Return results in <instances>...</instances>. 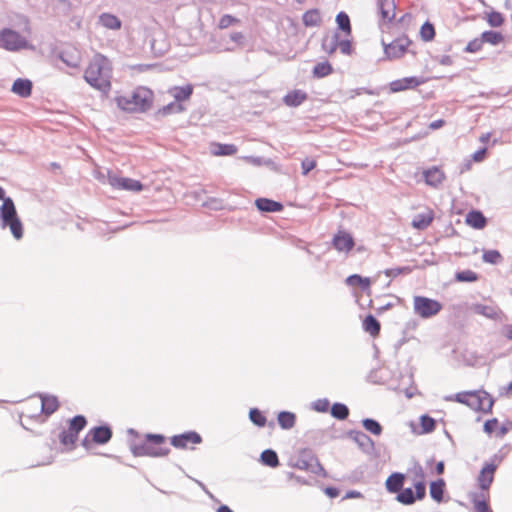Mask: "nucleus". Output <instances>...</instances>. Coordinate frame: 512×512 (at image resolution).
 Returning <instances> with one entry per match:
<instances>
[{
    "instance_id": "8",
    "label": "nucleus",
    "mask_w": 512,
    "mask_h": 512,
    "mask_svg": "<svg viewBox=\"0 0 512 512\" xmlns=\"http://www.w3.org/2000/svg\"><path fill=\"white\" fill-rule=\"evenodd\" d=\"M87 424L86 418L82 415L74 416L69 422L68 430H63L60 433L59 439L61 444L74 446L78 439V434L85 428Z\"/></svg>"
},
{
    "instance_id": "45",
    "label": "nucleus",
    "mask_w": 512,
    "mask_h": 512,
    "mask_svg": "<svg viewBox=\"0 0 512 512\" xmlns=\"http://www.w3.org/2000/svg\"><path fill=\"white\" fill-rule=\"evenodd\" d=\"M249 419L258 427L265 426L267 419L262 412L257 408H252L249 411Z\"/></svg>"
},
{
    "instance_id": "56",
    "label": "nucleus",
    "mask_w": 512,
    "mask_h": 512,
    "mask_svg": "<svg viewBox=\"0 0 512 512\" xmlns=\"http://www.w3.org/2000/svg\"><path fill=\"white\" fill-rule=\"evenodd\" d=\"M316 167V161L310 158H305L301 163L302 174L307 175L311 170Z\"/></svg>"
},
{
    "instance_id": "5",
    "label": "nucleus",
    "mask_w": 512,
    "mask_h": 512,
    "mask_svg": "<svg viewBox=\"0 0 512 512\" xmlns=\"http://www.w3.org/2000/svg\"><path fill=\"white\" fill-rule=\"evenodd\" d=\"M455 400L469 406L475 411L489 413L492 410L494 400L485 391L462 392L455 395Z\"/></svg>"
},
{
    "instance_id": "15",
    "label": "nucleus",
    "mask_w": 512,
    "mask_h": 512,
    "mask_svg": "<svg viewBox=\"0 0 512 512\" xmlns=\"http://www.w3.org/2000/svg\"><path fill=\"white\" fill-rule=\"evenodd\" d=\"M377 8L383 22H392L395 18V0H377Z\"/></svg>"
},
{
    "instance_id": "36",
    "label": "nucleus",
    "mask_w": 512,
    "mask_h": 512,
    "mask_svg": "<svg viewBox=\"0 0 512 512\" xmlns=\"http://www.w3.org/2000/svg\"><path fill=\"white\" fill-rule=\"evenodd\" d=\"M481 37H482L484 43H489L494 46L498 45L504 41L503 34L498 31H493V30L484 31L481 34Z\"/></svg>"
},
{
    "instance_id": "22",
    "label": "nucleus",
    "mask_w": 512,
    "mask_h": 512,
    "mask_svg": "<svg viewBox=\"0 0 512 512\" xmlns=\"http://www.w3.org/2000/svg\"><path fill=\"white\" fill-rule=\"evenodd\" d=\"M11 91L22 98H27L32 92V82L29 79L18 78L14 81Z\"/></svg>"
},
{
    "instance_id": "52",
    "label": "nucleus",
    "mask_w": 512,
    "mask_h": 512,
    "mask_svg": "<svg viewBox=\"0 0 512 512\" xmlns=\"http://www.w3.org/2000/svg\"><path fill=\"white\" fill-rule=\"evenodd\" d=\"M237 152V147L233 144H219L218 150L215 151L216 155H233Z\"/></svg>"
},
{
    "instance_id": "34",
    "label": "nucleus",
    "mask_w": 512,
    "mask_h": 512,
    "mask_svg": "<svg viewBox=\"0 0 512 512\" xmlns=\"http://www.w3.org/2000/svg\"><path fill=\"white\" fill-rule=\"evenodd\" d=\"M261 462L269 467L275 468L279 466V458L277 453L272 449H266L261 453Z\"/></svg>"
},
{
    "instance_id": "24",
    "label": "nucleus",
    "mask_w": 512,
    "mask_h": 512,
    "mask_svg": "<svg viewBox=\"0 0 512 512\" xmlns=\"http://www.w3.org/2000/svg\"><path fill=\"white\" fill-rule=\"evenodd\" d=\"M41 398V411L49 416L57 411L59 407V402L57 397L51 395H40Z\"/></svg>"
},
{
    "instance_id": "33",
    "label": "nucleus",
    "mask_w": 512,
    "mask_h": 512,
    "mask_svg": "<svg viewBox=\"0 0 512 512\" xmlns=\"http://www.w3.org/2000/svg\"><path fill=\"white\" fill-rule=\"evenodd\" d=\"M364 330L371 336H376L380 332V323L373 315H367L363 321Z\"/></svg>"
},
{
    "instance_id": "48",
    "label": "nucleus",
    "mask_w": 512,
    "mask_h": 512,
    "mask_svg": "<svg viewBox=\"0 0 512 512\" xmlns=\"http://www.w3.org/2000/svg\"><path fill=\"white\" fill-rule=\"evenodd\" d=\"M420 424L422 433H431L435 429L436 421L428 415H423L420 418Z\"/></svg>"
},
{
    "instance_id": "4",
    "label": "nucleus",
    "mask_w": 512,
    "mask_h": 512,
    "mask_svg": "<svg viewBox=\"0 0 512 512\" xmlns=\"http://www.w3.org/2000/svg\"><path fill=\"white\" fill-rule=\"evenodd\" d=\"M165 442V437L161 434H147L146 442L142 444H132L131 452L134 456L163 457L169 454L170 448L161 446Z\"/></svg>"
},
{
    "instance_id": "62",
    "label": "nucleus",
    "mask_w": 512,
    "mask_h": 512,
    "mask_svg": "<svg viewBox=\"0 0 512 512\" xmlns=\"http://www.w3.org/2000/svg\"><path fill=\"white\" fill-rule=\"evenodd\" d=\"M501 333L504 337L512 340V324H507L502 327Z\"/></svg>"
},
{
    "instance_id": "55",
    "label": "nucleus",
    "mask_w": 512,
    "mask_h": 512,
    "mask_svg": "<svg viewBox=\"0 0 512 512\" xmlns=\"http://www.w3.org/2000/svg\"><path fill=\"white\" fill-rule=\"evenodd\" d=\"M329 401L324 399H318L315 402H313L312 407L317 412H327L329 409Z\"/></svg>"
},
{
    "instance_id": "57",
    "label": "nucleus",
    "mask_w": 512,
    "mask_h": 512,
    "mask_svg": "<svg viewBox=\"0 0 512 512\" xmlns=\"http://www.w3.org/2000/svg\"><path fill=\"white\" fill-rule=\"evenodd\" d=\"M415 490L416 491H415L414 495H415L416 499L421 500L425 497L426 486H425L424 482H422V481L417 482L415 484Z\"/></svg>"
},
{
    "instance_id": "14",
    "label": "nucleus",
    "mask_w": 512,
    "mask_h": 512,
    "mask_svg": "<svg viewBox=\"0 0 512 512\" xmlns=\"http://www.w3.org/2000/svg\"><path fill=\"white\" fill-rule=\"evenodd\" d=\"M332 244L339 252L348 253L355 245L352 235L345 231H339L334 235Z\"/></svg>"
},
{
    "instance_id": "38",
    "label": "nucleus",
    "mask_w": 512,
    "mask_h": 512,
    "mask_svg": "<svg viewBox=\"0 0 512 512\" xmlns=\"http://www.w3.org/2000/svg\"><path fill=\"white\" fill-rule=\"evenodd\" d=\"M333 72L331 64L327 61L317 63L313 68V76L316 78H323Z\"/></svg>"
},
{
    "instance_id": "58",
    "label": "nucleus",
    "mask_w": 512,
    "mask_h": 512,
    "mask_svg": "<svg viewBox=\"0 0 512 512\" xmlns=\"http://www.w3.org/2000/svg\"><path fill=\"white\" fill-rule=\"evenodd\" d=\"M338 48L340 49L341 53H343L345 55H350L352 52V46H351V42L349 40H340L339 39Z\"/></svg>"
},
{
    "instance_id": "59",
    "label": "nucleus",
    "mask_w": 512,
    "mask_h": 512,
    "mask_svg": "<svg viewBox=\"0 0 512 512\" xmlns=\"http://www.w3.org/2000/svg\"><path fill=\"white\" fill-rule=\"evenodd\" d=\"M497 425H498V420L496 418L487 420L484 423V431L486 433H488V434H491L492 432H494V430L496 429Z\"/></svg>"
},
{
    "instance_id": "60",
    "label": "nucleus",
    "mask_w": 512,
    "mask_h": 512,
    "mask_svg": "<svg viewBox=\"0 0 512 512\" xmlns=\"http://www.w3.org/2000/svg\"><path fill=\"white\" fill-rule=\"evenodd\" d=\"M230 39L235 42L238 46H243L245 42V36L241 32H233L230 34Z\"/></svg>"
},
{
    "instance_id": "44",
    "label": "nucleus",
    "mask_w": 512,
    "mask_h": 512,
    "mask_svg": "<svg viewBox=\"0 0 512 512\" xmlns=\"http://www.w3.org/2000/svg\"><path fill=\"white\" fill-rule=\"evenodd\" d=\"M482 260L486 263L497 265L502 262L503 257L498 250H487L484 251Z\"/></svg>"
},
{
    "instance_id": "9",
    "label": "nucleus",
    "mask_w": 512,
    "mask_h": 512,
    "mask_svg": "<svg viewBox=\"0 0 512 512\" xmlns=\"http://www.w3.org/2000/svg\"><path fill=\"white\" fill-rule=\"evenodd\" d=\"M411 43L412 41L407 36L398 37L389 44L382 41L385 58L388 60L401 58L407 52Z\"/></svg>"
},
{
    "instance_id": "42",
    "label": "nucleus",
    "mask_w": 512,
    "mask_h": 512,
    "mask_svg": "<svg viewBox=\"0 0 512 512\" xmlns=\"http://www.w3.org/2000/svg\"><path fill=\"white\" fill-rule=\"evenodd\" d=\"M363 427L373 435H380L383 431L381 424L372 418H365L362 420Z\"/></svg>"
},
{
    "instance_id": "19",
    "label": "nucleus",
    "mask_w": 512,
    "mask_h": 512,
    "mask_svg": "<svg viewBox=\"0 0 512 512\" xmlns=\"http://www.w3.org/2000/svg\"><path fill=\"white\" fill-rule=\"evenodd\" d=\"M434 220V212L433 210L427 208L424 212L416 214L413 217L411 225L414 229L417 230H425L430 226V224Z\"/></svg>"
},
{
    "instance_id": "39",
    "label": "nucleus",
    "mask_w": 512,
    "mask_h": 512,
    "mask_svg": "<svg viewBox=\"0 0 512 512\" xmlns=\"http://www.w3.org/2000/svg\"><path fill=\"white\" fill-rule=\"evenodd\" d=\"M331 415L338 420H345L349 416V409L343 403H334L331 407Z\"/></svg>"
},
{
    "instance_id": "13",
    "label": "nucleus",
    "mask_w": 512,
    "mask_h": 512,
    "mask_svg": "<svg viewBox=\"0 0 512 512\" xmlns=\"http://www.w3.org/2000/svg\"><path fill=\"white\" fill-rule=\"evenodd\" d=\"M202 437L195 431H188L183 434L174 435L171 438V445L178 449L187 448L188 443L200 444Z\"/></svg>"
},
{
    "instance_id": "23",
    "label": "nucleus",
    "mask_w": 512,
    "mask_h": 512,
    "mask_svg": "<svg viewBox=\"0 0 512 512\" xmlns=\"http://www.w3.org/2000/svg\"><path fill=\"white\" fill-rule=\"evenodd\" d=\"M255 205L261 212H280L283 210L282 203L268 198H258Z\"/></svg>"
},
{
    "instance_id": "26",
    "label": "nucleus",
    "mask_w": 512,
    "mask_h": 512,
    "mask_svg": "<svg viewBox=\"0 0 512 512\" xmlns=\"http://www.w3.org/2000/svg\"><path fill=\"white\" fill-rule=\"evenodd\" d=\"M466 223L475 229H482L486 225V218L482 212L472 210L466 215Z\"/></svg>"
},
{
    "instance_id": "64",
    "label": "nucleus",
    "mask_w": 512,
    "mask_h": 512,
    "mask_svg": "<svg viewBox=\"0 0 512 512\" xmlns=\"http://www.w3.org/2000/svg\"><path fill=\"white\" fill-rule=\"evenodd\" d=\"M94 442L92 441V437L91 435H89V433L86 435V437L82 440L81 442V445L86 449V450H90L91 447H92V444Z\"/></svg>"
},
{
    "instance_id": "29",
    "label": "nucleus",
    "mask_w": 512,
    "mask_h": 512,
    "mask_svg": "<svg viewBox=\"0 0 512 512\" xmlns=\"http://www.w3.org/2000/svg\"><path fill=\"white\" fill-rule=\"evenodd\" d=\"M170 93L174 97L175 101L181 103L182 101L188 100L193 93L192 85H186L182 87H174L170 90Z\"/></svg>"
},
{
    "instance_id": "41",
    "label": "nucleus",
    "mask_w": 512,
    "mask_h": 512,
    "mask_svg": "<svg viewBox=\"0 0 512 512\" xmlns=\"http://www.w3.org/2000/svg\"><path fill=\"white\" fill-rule=\"evenodd\" d=\"M185 107L182 103H178L177 101L171 102L165 106H163L161 109H159V114L166 116L169 114H176L181 113L185 111Z\"/></svg>"
},
{
    "instance_id": "28",
    "label": "nucleus",
    "mask_w": 512,
    "mask_h": 512,
    "mask_svg": "<svg viewBox=\"0 0 512 512\" xmlns=\"http://www.w3.org/2000/svg\"><path fill=\"white\" fill-rule=\"evenodd\" d=\"M339 45V34L334 32L331 35H326L322 39V49L329 55L333 54Z\"/></svg>"
},
{
    "instance_id": "16",
    "label": "nucleus",
    "mask_w": 512,
    "mask_h": 512,
    "mask_svg": "<svg viewBox=\"0 0 512 512\" xmlns=\"http://www.w3.org/2000/svg\"><path fill=\"white\" fill-rule=\"evenodd\" d=\"M497 464L486 463L478 476V484L482 490H487L493 482Z\"/></svg>"
},
{
    "instance_id": "46",
    "label": "nucleus",
    "mask_w": 512,
    "mask_h": 512,
    "mask_svg": "<svg viewBox=\"0 0 512 512\" xmlns=\"http://www.w3.org/2000/svg\"><path fill=\"white\" fill-rule=\"evenodd\" d=\"M455 279L459 282H475L478 275L472 270H463L456 273Z\"/></svg>"
},
{
    "instance_id": "49",
    "label": "nucleus",
    "mask_w": 512,
    "mask_h": 512,
    "mask_svg": "<svg viewBox=\"0 0 512 512\" xmlns=\"http://www.w3.org/2000/svg\"><path fill=\"white\" fill-rule=\"evenodd\" d=\"M59 57L67 66L71 68H77L80 64L79 57L70 55L68 51H62Z\"/></svg>"
},
{
    "instance_id": "7",
    "label": "nucleus",
    "mask_w": 512,
    "mask_h": 512,
    "mask_svg": "<svg viewBox=\"0 0 512 512\" xmlns=\"http://www.w3.org/2000/svg\"><path fill=\"white\" fill-rule=\"evenodd\" d=\"M29 47L25 37L12 29H3L0 32V48L8 51H18Z\"/></svg>"
},
{
    "instance_id": "6",
    "label": "nucleus",
    "mask_w": 512,
    "mask_h": 512,
    "mask_svg": "<svg viewBox=\"0 0 512 512\" xmlns=\"http://www.w3.org/2000/svg\"><path fill=\"white\" fill-rule=\"evenodd\" d=\"M413 306L415 314L424 319L431 318L442 310L439 301L424 296H415Z\"/></svg>"
},
{
    "instance_id": "51",
    "label": "nucleus",
    "mask_w": 512,
    "mask_h": 512,
    "mask_svg": "<svg viewBox=\"0 0 512 512\" xmlns=\"http://www.w3.org/2000/svg\"><path fill=\"white\" fill-rule=\"evenodd\" d=\"M483 44H484V42H483L482 37L475 38V39H473V40L468 42V44H467V46L465 48V52L476 53V52L481 50Z\"/></svg>"
},
{
    "instance_id": "37",
    "label": "nucleus",
    "mask_w": 512,
    "mask_h": 512,
    "mask_svg": "<svg viewBox=\"0 0 512 512\" xmlns=\"http://www.w3.org/2000/svg\"><path fill=\"white\" fill-rule=\"evenodd\" d=\"M302 19H303L304 25L308 26V27L317 26L321 22L320 13L316 9L306 11L303 14Z\"/></svg>"
},
{
    "instance_id": "53",
    "label": "nucleus",
    "mask_w": 512,
    "mask_h": 512,
    "mask_svg": "<svg viewBox=\"0 0 512 512\" xmlns=\"http://www.w3.org/2000/svg\"><path fill=\"white\" fill-rule=\"evenodd\" d=\"M411 272V268L410 267H396V268H390V269H386L384 271L385 275L387 277H392V278H395L397 276H399L400 274H408Z\"/></svg>"
},
{
    "instance_id": "12",
    "label": "nucleus",
    "mask_w": 512,
    "mask_h": 512,
    "mask_svg": "<svg viewBox=\"0 0 512 512\" xmlns=\"http://www.w3.org/2000/svg\"><path fill=\"white\" fill-rule=\"evenodd\" d=\"M348 436L358 445V447L367 455H372L375 451L374 441L364 432L351 430Z\"/></svg>"
},
{
    "instance_id": "10",
    "label": "nucleus",
    "mask_w": 512,
    "mask_h": 512,
    "mask_svg": "<svg viewBox=\"0 0 512 512\" xmlns=\"http://www.w3.org/2000/svg\"><path fill=\"white\" fill-rule=\"evenodd\" d=\"M296 466L299 469L310 471L316 475H325V470L318 461L317 457L310 452L303 453L297 460Z\"/></svg>"
},
{
    "instance_id": "27",
    "label": "nucleus",
    "mask_w": 512,
    "mask_h": 512,
    "mask_svg": "<svg viewBox=\"0 0 512 512\" xmlns=\"http://www.w3.org/2000/svg\"><path fill=\"white\" fill-rule=\"evenodd\" d=\"M404 483V475L401 473H393L386 480V488L391 493H399Z\"/></svg>"
},
{
    "instance_id": "54",
    "label": "nucleus",
    "mask_w": 512,
    "mask_h": 512,
    "mask_svg": "<svg viewBox=\"0 0 512 512\" xmlns=\"http://www.w3.org/2000/svg\"><path fill=\"white\" fill-rule=\"evenodd\" d=\"M238 22H239V19L233 17L232 15L225 14L220 18L218 26L220 29H226V28L230 27L232 24L238 23Z\"/></svg>"
},
{
    "instance_id": "1",
    "label": "nucleus",
    "mask_w": 512,
    "mask_h": 512,
    "mask_svg": "<svg viewBox=\"0 0 512 512\" xmlns=\"http://www.w3.org/2000/svg\"><path fill=\"white\" fill-rule=\"evenodd\" d=\"M112 63L102 54H95L84 71L85 81L102 95L108 96L111 91Z\"/></svg>"
},
{
    "instance_id": "35",
    "label": "nucleus",
    "mask_w": 512,
    "mask_h": 512,
    "mask_svg": "<svg viewBox=\"0 0 512 512\" xmlns=\"http://www.w3.org/2000/svg\"><path fill=\"white\" fill-rule=\"evenodd\" d=\"M99 21L102 26L108 29H119L121 27V21L115 15L109 13H103L99 17Z\"/></svg>"
},
{
    "instance_id": "2",
    "label": "nucleus",
    "mask_w": 512,
    "mask_h": 512,
    "mask_svg": "<svg viewBox=\"0 0 512 512\" xmlns=\"http://www.w3.org/2000/svg\"><path fill=\"white\" fill-rule=\"evenodd\" d=\"M154 94L147 87H137L129 95L116 98L118 107L128 112H145L152 106Z\"/></svg>"
},
{
    "instance_id": "40",
    "label": "nucleus",
    "mask_w": 512,
    "mask_h": 512,
    "mask_svg": "<svg viewBox=\"0 0 512 512\" xmlns=\"http://www.w3.org/2000/svg\"><path fill=\"white\" fill-rule=\"evenodd\" d=\"M336 22L338 25V28L342 30L346 35L351 34V24H350V18L347 13L345 12H339L336 16Z\"/></svg>"
},
{
    "instance_id": "47",
    "label": "nucleus",
    "mask_w": 512,
    "mask_h": 512,
    "mask_svg": "<svg viewBox=\"0 0 512 512\" xmlns=\"http://www.w3.org/2000/svg\"><path fill=\"white\" fill-rule=\"evenodd\" d=\"M420 36L424 41H431L435 37L434 26L430 22H425L421 26Z\"/></svg>"
},
{
    "instance_id": "30",
    "label": "nucleus",
    "mask_w": 512,
    "mask_h": 512,
    "mask_svg": "<svg viewBox=\"0 0 512 512\" xmlns=\"http://www.w3.org/2000/svg\"><path fill=\"white\" fill-rule=\"evenodd\" d=\"M278 424L282 429L288 430L294 427L296 422V416L294 413L289 411H281L277 417Z\"/></svg>"
},
{
    "instance_id": "25",
    "label": "nucleus",
    "mask_w": 512,
    "mask_h": 512,
    "mask_svg": "<svg viewBox=\"0 0 512 512\" xmlns=\"http://www.w3.org/2000/svg\"><path fill=\"white\" fill-rule=\"evenodd\" d=\"M307 99V94L302 90H294L284 96L283 101L289 107H298Z\"/></svg>"
},
{
    "instance_id": "31",
    "label": "nucleus",
    "mask_w": 512,
    "mask_h": 512,
    "mask_svg": "<svg viewBox=\"0 0 512 512\" xmlns=\"http://www.w3.org/2000/svg\"><path fill=\"white\" fill-rule=\"evenodd\" d=\"M346 284L352 287L359 286L363 291H367L370 288L371 281L367 277L353 274L346 278Z\"/></svg>"
},
{
    "instance_id": "11",
    "label": "nucleus",
    "mask_w": 512,
    "mask_h": 512,
    "mask_svg": "<svg viewBox=\"0 0 512 512\" xmlns=\"http://www.w3.org/2000/svg\"><path fill=\"white\" fill-rule=\"evenodd\" d=\"M108 183L114 188L127 191H141L143 189V185L140 181L126 177H119L116 174L111 173L108 175Z\"/></svg>"
},
{
    "instance_id": "63",
    "label": "nucleus",
    "mask_w": 512,
    "mask_h": 512,
    "mask_svg": "<svg viewBox=\"0 0 512 512\" xmlns=\"http://www.w3.org/2000/svg\"><path fill=\"white\" fill-rule=\"evenodd\" d=\"M485 155H486V148H482L473 154V159L476 162H480L485 158Z\"/></svg>"
},
{
    "instance_id": "17",
    "label": "nucleus",
    "mask_w": 512,
    "mask_h": 512,
    "mask_svg": "<svg viewBox=\"0 0 512 512\" xmlns=\"http://www.w3.org/2000/svg\"><path fill=\"white\" fill-rule=\"evenodd\" d=\"M112 430L107 425L93 427L89 431V435L92 437V441L95 444L104 445L108 443L112 438Z\"/></svg>"
},
{
    "instance_id": "32",
    "label": "nucleus",
    "mask_w": 512,
    "mask_h": 512,
    "mask_svg": "<svg viewBox=\"0 0 512 512\" xmlns=\"http://www.w3.org/2000/svg\"><path fill=\"white\" fill-rule=\"evenodd\" d=\"M445 488V481L443 479H438L436 481L431 482L430 484V496L436 502H441L443 500Z\"/></svg>"
},
{
    "instance_id": "43",
    "label": "nucleus",
    "mask_w": 512,
    "mask_h": 512,
    "mask_svg": "<svg viewBox=\"0 0 512 512\" xmlns=\"http://www.w3.org/2000/svg\"><path fill=\"white\" fill-rule=\"evenodd\" d=\"M396 499L404 505H411L415 502L416 497L412 488H405L398 493Z\"/></svg>"
},
{
    "instance_id": "3",
    "label": "nucleus",
    "mask_w": 512,
    "mask_h": 512,
    "mask_svg": "<svg viewBox=\"0 0 512 512\" xmlns=\"http://www.w3.org/2000/svg\"><path fill=\"white\" fill-rule=\"evenodd\" d=\"M0 228L3 230L9 228L16 240H20L23 237V224L12 198L4 199L0 206Z\"/></svg>"
},
{
    "instance_id": "20",
    "label": "nucleus",
    "mask_w": 512,
    "mask_h": 512,
    "mask_svg": "<svg viewBox=\"0 0 512 512\" xmlns=\"http://www.w3.org/2000/svg\"><path fill=\"white\" fill-rule=\"evenodd\" d=\"M472 309L476 314L492 320H498L503 315L498 307L491 305L475 304Z\"/></svg>"
},
{
    "instance_id": "50",
    "label": "nucleus",
    "mask_w": 512,
    "mask_h": 512,
    "mask_svg": "<svg viewBox=\"0 0 512 512\" xmlns=\"http://www.w3.org/2000/svg\"><path fill=\"white\" fill-rule=\"evenodd\" d=\"M487 21L491 27H500L504 22V18L501 13L493 11L488 14Z\"/></svg>"
},
{
    "instance_id": "18",
    "label": "nucleus",
    "mask_w": 512,
    "mask_h": 512,
    "mask_svg": "<svg viewBox=\"0 0 512 512\" xmlns=\"http://www.w3.org/2000/svg\"><path fill=\"white\" fill-rule=\"evenodd\" d=\"M423 177H424L425 183L434 188L439 187L442 184V182L445 180L444 172L436 166L429 168L427 170H424Z\"/></svg>"
},
{
    "instance_id": "61",
    "label": "nucleus",
    "mask_w": 512,
    "mask_h": 512,
    "mask_svg": "<svg viewBox=\"0 0 512 512\" xmlns=\"http://www.w3.org/2000/svg\"><path fill=\"white\" fill-rule=\"evenodd\" d=\"M475 509L478 512H487L490 510L488 504L484 500H479L475 502Z\"/></svg>"
},
{
    "instance_id": "21",
    "label": "nucleus",
    "mask_w": 512,
    "mask_h": 512,
    "mask_svg": "<svg viewBox=\"0 0 512 512\" xmlns=\"http://www.w3.org/2000/svg\"><path fill=\"white\" fill-rule=\"evenodd\" d=\"M421 84V81L416 77H406L398 79L390 83V90L392 92H400L406 89L415 88Z\"/></svg>"
}]
</instances>
